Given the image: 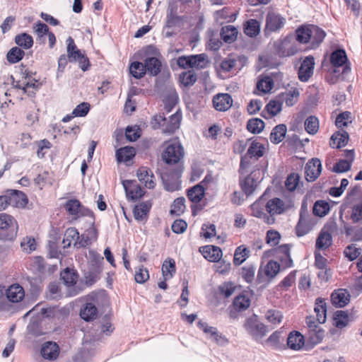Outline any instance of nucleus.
I'll return each mask as SVG.
<instances>
[{"mask_svg": "<svg viewBox=\"0 0 362 362\" xmlns=\"http://www.w3.org/2000/svg\"><path fill=\"white\" fill-rule=\"evenodd\" d=\"M66 211L71 216V222L84 219L86 224L91 226L94 223L93 212L81 205L77 199H69L64 205Z\"/></svg>", "mask_w": 362, "mask_h": 362, "instance_id": "f257e3e1", "label": "nucleus"}, {"mask_svg": "<svg viewBox=\"0 0 362 362\" xmlns=\"http://www.w3.org/2000/svg\"><path fill=\"white\" fill-rule=\"evenodd\" d=\"M182 115L179 112L170 115L168 119L163 115H156L153 117L151 124L153 129L162 128L163 132L173 134L180 127Z\"/></svg>", "mask_w": 362, "mask_h": 362, "instance_id": "f03ea898", "label": "nucleus"}, {"mask_svg": "<svg viewBox=\"0 0 362 362\" xmlns=\"http://www.w3.org/2000/svg\"><path fill=\"white\" fill-rule=\"evenodd\" d=\"M244 327L255 340L262 339L267 333L266 326L258 320L257 315L248 317L245 320Z\"/></svg>", "mask_w": 362, "mask_h": 362, "instance_id": "7ed1b4c3", "label": "nucleus"}, {"mask_svg": "<svg viewBox=\"0 0 362 362\" xmlns=\"http://www.w3.org/2000/svg\"><path fill=\"white\" fill-rule=\"evenodd\" d=\"M286 19L274 11H268L265 19L264 32L266 35L278 32L284 28Z\"/></svg>", "mask_w": 362, "mask_h": 362, "instance_id": "20e7f679", "label": "nucleus"}, {"mask_svg": "<svg viewBox=\"0 0 362 362\" xmlns=\"http://www.w3.org/2000/svg\"><path fill=\"white\" fill-rule=\"evenodd\" d=\"M184 156V149L178 141H175L167 146L163 153V158L167 163H177Z\"/></svg>", "mask_w": 362, "mask_h": 362, "instance_id": "39448f33", "label": "nucleus"}, {"mask_svg": "<svg viewBox=\"0 0 362 362\" xmlns=\"http://www.w3.org/2000/svg\"><path fill=\"white\" fill-rule=\"evenodd\" d=\"M18 229V223L13 216L7 214H0V230L8 231L5 239L13 240L17 235Z\"/></svg>", "mask_w": 362, "mask_h": 362, "instance_id": "423d86ee", "label": "nucleus"}, {"mask_svg": "<svg viewBox=\"0 0 362 362\" xmlns=\"http://www.w3.org/2000/svg\"><path fill=\"white\" fill-rule=\"evenodd\" d=\"M322 172V164L318 158L310 160L305 165V174L308 182L315 181Z\"/></svg>", "mask_w": 362, "mask_h": 362, "instance_id": "0eeeda50", "label": "nucleus"}, {"mask_svg": "<svg viewBox=\"0 0 362 362\" xmlns=\"http://www.w3.org/2000/svg\"><path fill=\"white\" fill-rule=\"evenodd\" d=\"M315 59L312 56L306 57L302 62L298 69V78L303 82H306L313 74Z\"/></svg>", "mask_w": 362, "mask_h": 362, "instance_id": "6e6552de", "label": "nucleus"}, {"mask_svg": "<svg viewBox=\"0 0 362 362\" xmlns=\"http://www.w3.org/2000/svg\"><path fill=\"white\" fill-rule=\"evenodd\" d=\"M93 225L88 226L86 224L87 230L81 235H79V238L74 243V247L77 248L85 247L90 245L97 238V232Z\"/></svg>", "mask_w": 362, "mask_h": 362, "instance_id": "1a4fd4ad", "label": "nucleus"}, {"mask_svg": "<svg viewBox=\"0 0 362 362\" xmlns=\"http://www.w3.org/2000/svg\"><path fill=\"white\" fill-rule=\"evenodd\" d=\"M59 351V346L56 342L47 341L42 345L40 354L44 359L53 361L58 358Z\"/></svg>", "mask_w": 362, "mask_h": 362, "instance_id": "9d476101", "label": "nucleus"}, {"mask_svg": "<svg viewBox=\"0 0 362 362\" xmlns=\"http://www.w3.org/2000/svg\"><path fill=\"white\" fill-rule=\"evenodd\" d=\"M122 185L128 199L137 200L142 197L144 194V189L137 184L136 181L124 180L122 182Z\"/></svg>", "mask_w": 362, "mask_h": 362, "instance_id": "9b49d317", "label": "nucleus"}, {"mask_svg": "<svg viewBox=\"0 0 362 362\" xmlns=\"http://www.w3.org/2000/svg\"><path fill=\"white\" fill-rule=\"evenodd\" d=\"M265 209L269 214V216L274 217L275 215H279L287 209L286 204L283 200L279 198H273L269 200L266 205Z\"/></svg>", "mask_w": 362, "mask_h": 362, "instance_id": "f8f14e48", "label": "nucleus"}, {"mask_svg": "<svg viewBox=\"0 0 362 362\" xmlns=\"http://www.w3.org/2000/svg\"><path fill=\"white\" fill-rule=\"evenodd\" d=\"M252 215L264 220V221L268 224H273L274 223V218L269 216V215L264 212L265 206L262 198L256 201L251 205Z\"/></svg>", "mask_w": 362, "mask_h": 362, "instance_id": "ddd939ff", "label": "nucleus"}, {"mask_svg": "<svg viewBox=\"0 0 362 362\" xmlns=\"http://www.w3.org/2000/svg\"><path fill=\"white\" fill-rule=\"evenodd\" d=\"M213 105L217 111L225 112L233 105V99L228 93H218L213 98Z\"/></svg>", "mask_w": 362, "mask_h": 362, "instance_id": "4468645a", "label": "nucleus"}, {"mask_svg": "<svg viewBox=\"0 0 362 362\" xmlns=\"http://www.w3.org/2000/svg\"><path fill=\"white\" fill-rule=\"evenodd\" d=\"M260 172L254 171L250 175H247L244 181L240 182L243 191L247 196L252 194L256 189L259 183L257 174L259 175Z\"/></svg>", "mask_w": 362, "mask_h": 362, "instance_id": "2eb2a0df", "label": "nucleus"}, {"mask_svg": "<svg viewBox=\"0 0 362 362\" xmlns=\"http://www.w3.org/2000/svg\"><path fill=\"white\" fill-rule=\"evenodd\" d=\"M139 180L148 189H153L156 186L155 177L152 171L147 167H141L136 172Z\"/></svg>", "mask_w": 362, "mask_h": 362, "instance_id": "dca6fc26", "label": "nucleus"}, {"mask_svg": "<svg viewBox=\"0 0 362 362\" xmlns=\"http://www.w3.org/2000/svg\"><path fill=\"white\" fill-rule=\"evenodd\" d=\"M347 57L344 49H337L334 51L330 56V62L335 68H339L345 65L343 68V73L350 71L351 69L346 64Z\"/></svg>", "mask_w": 362, "mask_h": 362, "instance_id": "f3484780", "label": "nucleus"}, {"mask_svg": "<svg viewBox=\"0 0 362 362\" xmlns=\"http://www.w3.org/2000/svg\"><path fill=\"white\" fill-rule=\"evenodd\" d=\"M198 327L207 334L210 339L216 343L223 344L226 342L225 337L218 333L216 328L209 326L206 322L201 321L198 322Z\"/></svg>", "mask_w": 362, "mask_h": 362, "instance_id": "a211bd4d", "label": "nucleus"}, {"mask_svg": "<svg viewBox=\"0 0 362 362\" xmlns=\"http://www.w3.org/2000/svg\"><path fill=\"white\" fill-rule=\"evenodd\" d=\"M24 296V289L18 284H13L6 289V297L8 300L12 303L21 301Z\"/></svg>", "mask_w": 362, "mask_h": 362, "instance_id": "6ab92c4d", "label": "nucleus"}, {"mask_svg": "<svg viewBox=\"0 0 362 362\" xmlns=\"http://www.w3.org/2000/svg\"><path fill=\"white\" fill-rule=\"evenodd\" d=\"M304 343L303 335L298 331L291 332L288 336L287 346L292 350H300L303 346Z\"/></svg>", "mask_w": 362, "mask_h": 362, "instance_id": "aec40b11", "label": "nucleus"}, {"mask_svg": "<svg viewBox=\"0 0 362 362\" xmlns=\"http://www.w3.org/2000/svg\"><path fill=\"white\" fill-rule=\"evenodd\" d=\"M10 206L17 208H25L28 202L25 194L18 190H13L8 195Z\"/></svg>", "mask_w": 362, "mask_h": 362, "instance_id": "412c9836", "label": "nucleus"}, {"mask_svg": "<svg viewBox=\"0 0 362 362\" xmlns=\"http://www.w3.org/2000/svg\"><path fill=\"white\" fill-rule=\"evenodd\" d=\"M40 86L41 83L35 79H29L28 81L22 83L18 82L16 84L17 88L22 89L23 93L30 97L34 96Z\"/></svg>", "mask_w": 362, "mask_h": 362, "instance_id": "4be33fe9", "label": "nucleus"}, {"mask_svg": "<svg viewBox=\"0 0 362 362\" xmlns=\"http://www.w3.org/2000/svg\"><path fill=\"white\" fill-rule=\"evenodd\" d=\"M146 71L151 76H157L161 70V62L158 57H148L144 60Z\"/></svg>", "mask_w": 362, "mask_h": 362, "instance_id": "5701e85b", "label": "nucleus"}, {"mask_svg": "<svg viewBox=\"0 0 362 362\" xmlns=\"http://www.w3.org/2000/svg\"><path fill=\"white\" fill-rule=\"evenodd\" d=\"M349 294L345 290L334 291L331 296L332 304L337 308H343L349 302Z\"/></svg>", "mask_w": 362, "mask_h": 362, "instance_id": "b1692460", "label": "nucleus"}, {"mask_svg": "<svg viewBox=\"0 0 362 362\" xmlns=\"http://www.w3.org/2000/svg\"><path fill=\"white\" fill-rule=\"evenodd\" d=\"M349 134L345 130L341 129L334 133L330 139V146L332 148H341L345 146L349 141Z\"/></svg>", "mask_w": 362, "mask_h": 362, "instance_id": "393cba45", "label": "nucleus"}, {"mask_svg": "<svg viewBox=\"0 0 362 362\" xmlns=\"http://www.w3.org/2000/svg\"><path fill=\"white\" fill-rule=\"evenodd\" d=\"M310 42L313 44V47H317L324 40L326 36L325 32L319 27L313 25H309Z\"/></svg>", "mask_w": 362, "mask_h": 362, "instance_id": "a878e982", "label": "nucleus"}, {"mask_svg": "<svg viewBox=\"0 0 362 362\" xmlns=\"http://www.w3.org/2000/svg\"><path fill=\"white\" fill-rule=\"evenodd\" d=\"M284 332L282 330H277L268 337L267 343L274 349H281L284 347Z\"/></svg>", "mask_w": 362, "mask_h": 362, "instance_id": "bb28decb", "label": "nucleus"}, {"mask_svg": "<svg viewBox=\"0 0 362 362\" xmlns=\"http://www.w3.org/2000/svg\"><path fill=\"white\" fill-rule=\"evenodd\" d=\"M151 207L149 202H144L135 206L134 209V217L136 221H141L144 220Z\"/></svg>", "mask_w": 362, "mask_h": 362, "instance_id": "cd10ccee", "label": "nucleus"}, {"mask_svg": "<svg viewBox=\"0 0 362 362\" xmlns=\"http://www.w3.org/2000/svg\"><path fill=\"white\" fill-rule=\"evenodd\" d=\"M204 257L210 262H217L222 257L221 250L216 246H206L204 247Z\"/></svg>", "mask_w": 362, "mask_h": 362, "instance_id": "c85d7f7f", "label": "nucleus"}, {"mask_svg": "<svg viewBox=\"0 0 362 362\" xmlns=\"http://www.w3.org/2000/svg\"><path fill=\"white\" fill-rule=\"evenodd\" d=\"M238 30L233 25H227L222 28L221 36L222 40L226 43L234 42L238 36Z\"/></svg>", "mask_w": 362, "mask_h": 362, "instance_id": "c756f323", "label": "nucleus"}, {"mask_svg": "<svg viewBox=\"0 0 362 362\" xmlns=\"http://www.w3.org/2000/svg\"><path fill=\"white\" fill-rule=\"evenodd\" d=\"M314 311L316 314V318L318 322L325 323L326 321V302L324 299L317 298L315 301V307Z\"/></svg>", "mask_w": 362, "mask_h": 362, "instance_id": "7c9ffc66", "label": "nucleus"}, {"mask_svg": "<svg viewBox=\"0 0 362 362\" xmlns=\"http://www.w3.org/2000/svg\"><path fill=\"white\" fill-rule=\"evenodd\" d=\"M250 253V250L245 245L238 246L234 252L233 263L235 265H240L249 257Z\"/></svg>", "mask_w": 362, "mask_h": 362, "instance_id": "2f4dec72", "label": "nucleus"}, {"mask_svg": "<svg viewBox=\"0 0 362 362\" xmlns=\"http://www.w3.org/2000/svg\"><path fill=\"white\" fill-rule=\"evenodd\" d=\"M244 32L247 36L256 37L260 32V23L255 19L248 20L244 25Z\"/></svg>", "mask_w": 362, "mask_h": 362, "instance_id": "473e14b6", "label": "nucleus"}, {"mask_svg": "<svg viewBox=\"0 0 362 362\" xmlns=\"http://www.w3.org/2000/svg\"><path fill=\"white\" fill-rule=\"evenodd\" d=\"M204 195V187L203 185L198 184L187 192V197L194 203L199 202Z\"/></svg>", "mask_w": 362, "mask_h": 362, "instance_id": "72a5a7b5", "label": "nucleus"}, {"mask_svg": "<svg viewBox=\"0 0 362 362\" xmlns=\"http://www.w3.org/2000/svg\"><path fill=\"white\" fill-rule=\"evenodd\" d=\"M287 132L286 126L284 124H279L276 126L270 134V140L274 144L280 143L286 136Z\"/></svg>", "mask_w": 362, "mask_h": 362, "instance_id": "f704fd0d", "label": "nucleus"}, {"mask_svg": "<svg viewBox=\"0 0 362 362\" xmlns=\"http://www.w3.org/2000/svg\"><path fill=\"white\" fill-rule=\"evenodd\" d=\"M135 154V148L129 146L121 148L116 151L117 159L119 162H128L134 157Z\"/></svg>", "mask_w": 362, "mask_h": 362, "instance_id": "c9c22d12", "label": "nucleus"}, {"mask_svg": "<svg viewBox=\"0 0 362 362\" xmlns=\"http://www.w3.org/2000/svg\"><path fill=\"white\" fill-rule=\"evenodd\" d=\"M98 314L96 307L91 303H86L81 310L80 315L86 321L94 320Z\"/></svg>", "mask_w": 362, "mask_h": 362, "instance_id": "e433bc0d", "label": "nucleus"}, {"mask_svg": "<svg viewBox=\"0 0 362 362\" xmlns=\"http://www.w3.org/2000/svg\"><path fill=\"white\" fill-rule=\"evenodd\" d=\"M162 274L165 281L173 276L175 274V262L174 259H168L163 262L162 265Z\"/></svg>", "mask_w": 362, "mask_h": 362, "instance_id": "4c0bfd02", "label": "nucleus"}, {"mask_svg": "<svg viewBox=\"0 0 362 362\" xmlns=\"http://www.w3.org/2000/svg\"><path fill=\"white\" fill-rule=\"evenodd\" d=\"M282 103L279 100H271L266 106L267 112H263L262 116L267 118V115L270 117L277 115L281 110Z\"/></svg>", "mask_w": 362, "mask_h": 362, "instance_id": "58836bf2", "label": "nucleus"}, {"mask_svg": "<svg viewBox=\"0 0 362 362\" xmlns=\"http://www.w3.org/2000/svg\"><path fill=\"white\" fill-rule=\"evenodd\" d=\"M79 238V233L78 230L75 228H69L66 230L62 243L64 244V247H69L71 246V243Z\"/></svg>", "mask_w": 362, "mask_h": 362, "instance_id": "ea45409f", "label": "nucleus"}, {"mask_svg": "<svg viewBox=\"0 0 362 362\" xmlns=\"http://www.w3.org/2000/svg\"><path fill=\"white\" fill-rule=\"evenodd\" d=\"M350 219L354 223L362 224V199L356 202L353 204L350 213Z\"/></svg>", "mask_w": 362, "mask_h": 362, "instance_id": "a19ab883", "label": "nucleus"}, {"mask_svg": "<svg viewBox=\"0 0 362 362\" xmlns=\"http://www.w3.org/2000/svg\"><path fill=\"white\" fill-rule=\"evenodd\" d=\"M15 42L19 47L25 49H28L33 45V39L31 35L23 33L15 37Z\"/></svg>", "mask_w": 362, "mask_h": 362, "instance_id": "79ce46f5", "label": "nucleus"}, {"mask_svg": "<svg viewBox=\"0 0 362 362\" xmlns=\"http://www.w3.org/2000/svg\"><path fill=\"white\" fill-rule=\"evenodd\" d=\"M129 72L135 78H141L146 73L145 64L139 62H134L129 66Z\"/></svg>", "mask_w": 362, "mask_h": 362, "instance_id": "37998d69", "label": "nucleus"}, {"mask_svg": "<svg viewBox=\"0 0 362 362\" xmlns=\"http://www.w3.org/2000/svg\"><path fill=\"white\" fill-rule=\"evenodd\" d=\"M277 52L280 57H288L293 55L296 52V48L291 44L289 40H285L279 45Z\"/></svg>", "mask_w": 362, "mask_h": 362, "instance_id": "c03bdc74", "label": "nucleus"}, {"mask_svg": "<svg viewBox=\"0 0 362 362\" xmlns=\"http://www.w3.org/2000/svg\"><path fill=\"white\" fill-rule=\"evenodd\" d=\"M77 278V274L74 272V270L70 269L69 268L65 269L61 273V279L67 287L74 286L76 283Z\"/></svg>", "mask_w": 362, "mask_h": 362, "instance_id": "a18cd8bd", "label": "nucleus"}, {"mask_svg": "<svg viewBox=\"0 0 362 362\" xmlns=\"http://www.w3.org/2000/svg\"><path fill=\"white\" fill-rule=\"evenodd\" d=\"M67 53L69 60L78 61L83 54L79 49H76L74 40L69 37L67 40Z\"/></svg>", "mask_w": 362, "mask_h": 362, "instance_id": "49530a36", "label": "nucleus"}, {"mask_svg": "<svg viewBox=\"0 0 362 362\" xmlns=\"http://www.w3.org/2000/svg\"><path fill=\"white\" fill-rule=\"evenodd\" d=\"M264 146L257 141H252L248 148L247 154L250 158H259L264 155Z\"/></svg>", "mask_w": 362, "mask_h": 362, "instance_id": "de8ad7c7", "label": "nucleus"}, {"mask_svg": "<svg viewBox=\"0 0 362 362\" xmlns=\"http://www.w3.org/2000/svg\"><path fill=\"white\" fill-rule=\"evenodd\" d=\"M332 241V238L330 233L322 231L316 240V247L318 249H326L331 245Z\"/></svg>", "mask_w": 362, "mask_h": 362, "instance_id": "09e8293b", "label": "nucleus"}, {"mask_svg": "<svg viewBox=\"0 0 362 362\" xmlns=\"http://www.w3.org/2000/svg\"><path fill=\"white\" fill-rule=\"evenodd\" d=\"M25 52L18 47L11 48L7 53L6 58L11 64H15L21 61Z\"/></svg>", "mask_w": 362, "mask_h": 362, "instance_id": "8fccbe9b", "label": "nucleus"}, {"mask_svg": "<svg viewBox=\"0 0 362 362\" xmlns=\"http://www.w3.org/2000/svg\"><path fill=\"white\" fill-rule=\"evenodd\" d=\"M264 128V122L259 118H252L248 120L247 129L253 134L260 133Z\"/></svg>", "mask_w": 362, "mask_h": 362, "instance_id": "3c124183", "label": "nucleus"}, {"mask_svg": "<svg viewBox=\"0 0 362 362\" xmlns=\"http://www.w3.org/2000/svg\"><path fill=\"white\" fill-rule=\"evenodd\" d=\"M313 211L315 216L322 217L329 211V205L325 201H317L314 204Z\"/></svg>", "mask_w": 362, "mask_h": 362, "instance_id": "603ef678", "label": "nucleus"}, {"mask_svg": "<svg viewBox=\"0 0 362 362\" xmlns=\"http://www.w3.org/2000/svg\"><path fill=\"white\" fill-rule=\"evenodd\" d=\"M324 336L325 332L321 328L314 329L313 331L309 330L308 341L314 346L320 343L322 341Z\"/></svg>", "mask_w": 362, "mask_h": 362, "instance_id": "864d4df0", "label": "nucleus"}, {"mask_svg": "<svg viewBox=\"0 0 362 362\" xmlns=\"http://www.w3.org/2000/svg\"><path fill=\"white\" fill-rule=\"evenodd\" d=\"M250 305V300L245 295L238 296L233 300V306L235 309L239 311L247 309Z\"/></svg>", "mask_w": 362, "mask_h": 362, "instance_id": "5fc2aeb1", "label": "nucleus"}, {"mask_svg": "<svg viewBox=\"0 0 362 362\" xmlns=\"http://www.w3.org/2000/svg\"><path fill=\"white\" fill-rule=\"evenodd\" d=\"M190 68L202 69L206 63V56L203 54L188 56Z\"/></svg>", "mask_w": 362, "mask_h": 362, "instance_id": "6e6d98bb", "label": "nucleus"}, {"mask_svg": "<svg viewBox=\"0 0 362 362\" xmlns=\"http://www.w3.org/2000/svg\"><path fill=\"white\" fill-rule=\"evenodd\" d=\"M273 86V79L270 76H264L258 81L257 88L258 90L262 92L263 93H267L272 89Z\"/></svg>", "mask_w": 362, "mask_h": 362, "instance_id": "4d7b16f0", "label": "nucleus"}, {"mask_svg": "<svg viewBox=\"0 0 362 362\" xmlns=\"http://www.w3.org/2000/svg\"><path fill=\"white\" fill-rule=\"evenodd\" d=\"M185 199L179 197L175 199L171 206L170 214L175 216L181 215L185 210Z\"/></svg>", "mask_w": 362, "mask_h": 362, "instance_id": "13d9d810", "label": "nucleus"}, {"mask_svg": "<svg viewBox=\"0 0 362 362\" xmlns=\"http://www.w3.org/2000/svg\"><path fill=\"white\" fill-rule=\"evenodd\" d=\"M279 270L280 264L276 261L271 260L265 266L264 272L268 278L272 279L279 273Z\"/></svg>", "mask_w": 362, "mask_h": 362, "instance_id": "bf43d9fd", "label": "nucleus"}, {"mask_svg": "<svg viewBox=\"0 0 362 362\" xmlns=\"http://www.w3.org/2000/svg\"><path fill=\"white\" fill-rule=\"evenodd\" d=\"M311 230V227L308 222L303 218L301 216L296 226V233L298 237L303 236L308 234Z\"/></svg>", "mask_w": 362, "mask_h": 362, "instance_id": "052dcab7", "label": "nucleus"}, {"mask_svg": "<svg viewBox=\"0 0 362 362\" xmlns=\"http://www.w3.org/2000/svg\"><path fill=\"white\" fill-rule=\"evenodd\" d=\"M296 40L303 44L307 43L310 39L309 25L301 26L296 30Z\"/></svg>", "mask_w": 362, "mask_h": 362, "instance_id": "680f3d73", "label": "nucleus"}, {"mask_svg": "<svg viewBox=\"0 0 362 362\" xmlns=\"http://www.w3.org/2000/svg\"><path fill=\"white\" fill-rule=\"evenodd\" d=\"M334 320L337 327L343 328L347 325L349 317L344 311L338 310L334 314Z\"/></svg>", "mask_w": 362, "mask_h": 362, "instance_id": "e2e57ef3", "label": "nucleus"}, {"mask_svg": "<svg viewBox=\"0 0 362 362\" xmlns=\"http://www.w3.org/2000/svg\"><path fill=\"white\" fill-rule=\"evenodd\" d=\"M305 130L310 134H315L319 129V122L317 117L310 116L305 122Z\"/></svg>", "mask_w": 362, "mask_h": 362, "instance_id": "0e129e2a", "label": "nucleus"}, {"mask_svg": "<svg viewBox=\"0 0 362 362\" xmlns=\"http://www.w3.org/2000/svg\"><path fill=\"white\" fill-rule=\"evenodd\" d=\"M265 317L269 322L274 325H276L282 321L283 315L279 310H269L265 314Z\"/></svg>", "mask_w": 362, "mask_h": 362, "instance_id": "69168bd1", "label": "nucleus"}, {"mask_svg": "<svg viewBox=\"0 0 362 362\" xmlns=\"http://www.w3.org/2000/svg\"><path fill=\"white\" fill-rule=\"evenodd\" d=\"M181 83L185 86H192L197 81V75L192 71L183 72L180 76Z\"/></svg>", "mask_w": 362, "mask_h": 362, "instance_id": "338daca9", "label": "nucleus"}, {"mask_svg": "<svg viewBox=\"0 0 362 362\" xmlns=\"http://www.w3.org/2000/svg\"><path fill=\"white\" fill-rule=\"evenodd\" d=\"M349 123H351V113L349 112H344L339 114L335 121L336 126L341 129L346 127Z\"/></svg>", "mask_w": 362, "mask_h": 362, "instance_id": "774afa93", "label": "nucleus"}]
</instances>
